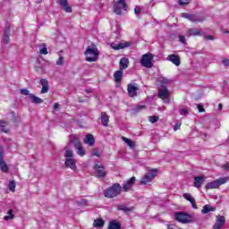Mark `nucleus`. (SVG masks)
Listing matches in <instances>:
<instances>
[{
	"label": "nucleus",
	"mask_w": 229,
	"mask_h": 229,
	"mask_svg": "<svg viewBox=\"0 0 229 229\" xmlns=\"http://www.w3.org/2000/svg\"><path fill=\"white\" fill-rule=\"evenodd\" d=\"M87 62H98L99 58V50L96 47H88L85 51Z\"/></svg>",
	"instance_id": "f257e3e1"
},
{
	"label": "nucleus",
	"mask_w": 229,
	"mask_h": 229,
	"mask_svg": "<svg viewBox=\"0 0 229 229\" xmlns=\"http://www.w3.org/2000/svg\"><path fill=\"white\" fill-rule=\"evenodd\" d=\"M122 189L123 187H121V184L114 183L105 191L104 195L106 196V198H115L116 196H119V194H121Z\"/></svg>",
	"instance_id": "f03ea898"
},
{
	"label": "nucleus",
	"mask_w": 229,
	"mask_h": 229,
	"mask_svg": "<svg viewBox=\"0 0 229 229\" xmlns=\"http://www.w3.org/2000/svg\"><path fill=\"white\" fill-rule=\"evenodd\" d=\"M70 142L73 144L79 157H85V148H83V146H81L80 139H78L76 136H73L70 139Z\"/></svg>",
	"instance_id": "7ed1b4c3"
},
{
	"label": "nucleus",
	"mask_w": 229,
	"mask_h": 229,
	"mask_svg": "<svg viewBox=\"0 0 229 229\" xmlns=\"http://www.w3.org/2000/svg\"><path fill=\"white\" fill-rule=\"evenodd\" d=\"M229 178L228 177H221L217 180H215L211 182H208L206 185V189L210 190V189H219L221 185H225L228 182Z\"/></svg>",
	"instance_id": "20e7f679"
},
{
	"label": "nucleus",
	"mask_w": 229,
	"mask_h": 229,
	"mask_svg": "<svg viewBox=\"0 0 229 229\" xmlns=\"http://www.w3.org/2000/svg\"><path fill=\"white\" fill-rule=\"evenodd\" d=\"M175 219L179 223H182V225H187V223L192 222V216L191 215H189L187 213H183V212L175 213Z\"/></svg>",
	"instance_id": "39448f33"
},
{
	"label": "nucleus",
	"mask_w": 229,
	"mask_h": 229,
	"mask_svg": "<svg viewBox=\"0 0 229 229\" xmlns=\"http://www.w3.org/2000/svg\"><path fill=\"white\" fill-rule=\"evenodd\" d=\"M152 61H153V55H151L150 53H148L142 55L140 64L143 67L151 69V67H153Z\"/></svg>",
	"instance_id": "423d86ee"
},
{
	"label": "nucleus",
	"mask_w": 229,
	"mask_h": 229,
	"mask_svg": "<svg viewBox=\"0 0 229 229\" xmlns=\"http://www.w3.org/2000/svg\"><path fill=\"white\" fill-rule=\"evenodd\" d=\"M156 176H157V170H151L140 180V185H148V183H150V182H153Z\"/></svg>",
	"instance_id": "0eeeda50"
},
{
	"label": "nucleus",
	"mask_w": 229,
	"mask_h": 229,
	"mask_svg": "<svg viewBox=\"0 0 229 229\" xmlns=\"http://www.w3.org/2000/svg\"><path fill=\"white\" fill-rule=\"evenodd\" d=\"M137 90H139V84L137 83H130L127 86V92L130 98H135L137 96Z\"/></svg>",
	"instance_id": "6e6552de"
},
{
	"label": "nucleus",
	"mask_w": 229,
	"mask_h": 229,
	"mask_svg": "<svg viewBox=\"0 0 229 229\" xmlns=\"http://www.w3.org/2000/svg\"><path fill=\"white\" fill-rule=\"evenodd\" d=\"M58 3L62 10L66 12V13H72V7L69 4L68 0H59Z\"/></svg>",
	"instance_id": "1a4fd4ad"
},
{
	"label": "nucleus",
	"mask_w": 229,
	"mask_h": 229,
	"mask_svg": "<svg viewBox=\"0 0 229 229\" xmlns=\"http://www.w3.org/2000/svg\"><path fill=\"white\" fill-rule=\"evenodd\" d=\"M95 174L97 178H105L106 176V172L105 171V167L101 165H95Z\"/></svg>",
	"instance_id": "9d476101"
},
{
	"label": "nucleus",
	"mask_w": 229,
	"mask_h": 229,
	"mask_svg": "<svg viewBox=\"0 0 229 229\" xmlns=\"http://www.w3.org/2000/svg\"><path fill=\"white\" fill-rule=\"evenodd\" d=\"M119 4L122 5V8L123 10L128 9V5H126V0H119L118 4H115L114 6V13H116V15H121V8H119Z\"/></svg>",
	"instance_id": "9b49d317"
},
{
	"label": "nucleus",
	"mask_w": 229,
	"mask_h": 229,
	"mask_svg": "<svg viewBox=\"0 0 229 229\" xmlns=\"http://www.w3.org/2000/svg\"><path fill=\"white\" fill-rule=\"evenodd\" d=\"M131 44L130 42H123V43H111L110 47L114 49V51H119V49H124L125 47H130Z\"/></svg>",
	"instance_id": "f8f14e48"
},
{
	"label": "nucleus",
	"mask_w": 229,
	"mask_h": 229,
	"mask_svg": "<svg viewBox=\"0 0 229 229\" xmlns=\"http://www.w3.org/2000/svg\"><path fill=\"white\" fill-rule=\"evenodd\" d=\"M10 33H11V25L10 23L5 24L4 30V44H10Z\"/></svg>",
	"instance_id": "ddd939ff"
},
{
	"label": "nucleus",
	"mask_w": 229,
	"mask_h": 229,
	"mask_svg": "<svg viewBox=\"0 0 229 229\" xmlns=\"http://www.w3.org/2000/svg\"><path fill=\"white\" fill-rule=\"evenodd\" d=\"M169 96L170 93L167 89H159L157 94V98H159V99H163V101H166L167 103H169Z\"/></svg>",
	"instance_id": "4468645a"
},
{
	"label": "nucleus",
	"mask_w": 229,
	"mask_h": 229,
	"mask_svg": "<svg viewBox=\"0 0 229 229\" xmlns=\"http://www.w3.org/2000/svg\"><path fill=\"white\" fill-rule=\"evenodd\" d=\"M135 177H131V179H128L123 184V189L125 192H128V191L131 190V187L135 185Z\"/></svg>",
	"instance_id": "2eb2a0df"
},
{
	"label": "nucleus",
	"mask_w": 229,
	"mask_h": 229,
	"mask_svg": "<svg viewBox=\"0 0 229 229\" xmlns=\"http://www.w3.org/2000/svg\"><path fill=\"white\" fill-rule=\"evenodd\" d=\"M226 222V219L223 216H217L216 221L213 226V229H221L223 226H225V223Z\"/></svg>",
	"instance_id": "dca6fc26"
},
{
	"label": "nucleus",
	"mask_w": 229,
	"mask_h": 229,
	"mask_svg": "<svg viewBox=\"0 0 229 229\" xmlns=\"http://www.w3.org/2000/svg\"><path fill=\"white\" fill-rule=\"evenodd\" d=\"M64 165L65 167L72 169V171H76L78 169V167L76 166V160H74V158L72 157L66 158Z\"/></svg>",
	"instance_id": "f3484780"
},
{
	"label": "nucleus",
	"mask_w": 229,
	"mask_h": 229,
	"mask_svg": "<svg viewBox=\"0 0 229 229\" xmlns=\"http://www.w3.org/2000/svg\"><path fill=\"white\" fill-rule=\"evenodd\" d=\"M39 83L42 86L40 94H47L49 92V81L46 79H41Z\"/></svg>",
	"instance_id": "a211bd4d"
},
{
	"label": "nucleus",
	"mask_w": 229,
	"mask_h": 229,
	"mask_svg": "<svg viewBox=\"0 0 229 229\" xmlns=\"http://www.w3.org/2000/svg\"><path fill=\"white\" fill-rule=\"evenodd\" d=\"M4 157V153H3V151H0V169L1 171H3V173H8V165H6Z\"/></svg>",
	"instance_id": "6ab92c4d"
},
{
	"label": "nucleus",
	"mask_w": 229,
	"mask_h": 229,
	"mask_svg": "<svg viewBox=\"0 0 229 229\" xmlns=\"http://www.w3.org/2000/svg\"><path fill=\"white\" fill-rule=\"evenodd\" d=\"M167 60L169 62H172V64H174V65H176L177 67H179L180 64H182L180 60V55H176L174 54L169 55L167 56Z\"/></svg>",
	"instance_id": "aec40b11"
},
{
	"label": "nucleus",
	"mask_w": 229,
	"mask_h": 229,
	"mask_svg": "<svg viewBox=\"0 0 229 229\" xmlns=\"http://www.w3.org/2000/svg\"><path fill=\"white\" fill-rule=\"evenodd\" d=\"M182 197L187 201H190V203L191 204L192 208H195V209L198 208V206L196 205V199H194V197H192V195L191 193H184L182 195Z\"/></svg>",
	"instance_id": "412c9836"
},
{
	"label": "nucleus",
	"mask_w": 229,
	"mask_h": 229,
	"mask_svg": "<svg viewBox=\"0 0 229 229\" xmlns=\"http://www.w3.org/2000/svg\"><path fill=\"white\" fill-rule=\"evenodd\" d=\"M28 99H30V101L34 105H42V103H44V100L42 98L35 96L34 94L30 95V97H28Z\"/></svg>",
	"instance_id": "4be33fe9"
},
{
	"label": "nucleus",
	"mask_w": 229,
	"mask_h": 229,
	"mask_svg": "<svg viewBox=\"0 0 229 229\" xmlns=\"http://www.w3.org/2000/svg\"><path fill=\"white\" fill-rule=\"evenodd\" d=\"M130 65V59L128 57H123L120 60V70L124 71V69H128Z\"/></svg>",
	"instance_id": "5701e85b"
},
{
	"label": "nucleus",
	"mask_w": 229,
	"mask_h": 229,
	"mask_svg": "<svg viewBox=\"0 0 229 229\" xmlns=\"http://www.w3.org/2000/svg\"><path fill=\"white\" fill-rule=\"evenodd\" d=\"M101 124H103L106 128L108 126V123L110 122V116L106 114L105 112L101 113L100 115Z\"/></svg>",
	"instance_id": "b1692460"
},
{
	"label": "nucleus",
	"mask_w": 229,
	"mask_h": 229,
	"mask_svg": "<svg viewBox=\"0 0 229 229\" xmlns=\"http://www.w3.org/2000/svg\"><path fill=\"white\" fill-rule=\"evenodd\" d=\"M201 35V31L198 29H189L187 31V37H199Z\"/></svg>",
	"instance_id": "393cba45"
},
{
	"label": "nucleus",
	"mask_w": 229,
	"mask_h": 229,
	"mask_svg": "<svg viewBox=\"0 0 229 229\" xmlns=\"http://www.w3.org/2000/svg\"><path fill=\"white\" fill-rule=\"evenodd\" d=\"M96 140L92 134H87L84 139V144H88L89 146H94Z\"/></svg>",
	"instance_id": "a878e982"
},
{
	"label": "nucleus",
	"mask_w": 229,
	"mask_h": 229,
	"mask_svg": "<svg viewBox=\"0 0 229 229\" xmlns=\"http://www.w3.org/2000/svg\"><path fill=\"white\" fill-rule=\"evenodd\" d=\"M205 182V177L203 176H197L194 178V187L197 189H199L201 187V184Z\"/></svg>",
	"instance_id": "bb28decb"
},
{
	"label": "nucleus",
	"mask_w": 229,
	"mask_h": 229,
	"mask_svg": "<svg viewBox=\"0 0 229 229\" xmlns=\"http://www.w3.org/2000/svg\"><path fill=\"white\" fill-rule=\"evenodd\" d=\"M114 81H116V83H121V80H123V70L120 69V70L114 72Z\"/></svg>",
	"instance_id": "cd10ccee"
},
{
	"label": "nucleus",
	"mask_w": 229,
	"mask_h": 229,
	"mask_svg": "<svg viewBox=\"0 0 229 229\" xmlns=\"http://www.w3.org/2000/svg\"><path fill=\"white\" fill-rule=\"evenodd\" d=\"M190 21L191 22H203L204 19L198 14H191Z\"/></svg>",
	"instance_id": "c85d7f7f"
},
{
	"label": "nucleus",
	"mask_w": 229,
	"mask_h": 229,
	"mask_svg": "<svg viewBox=\"0 0 229 229\" xmlns=\"http://www.w3.org/2000/svg\"><path fill=\"white\" fill-rule=\"evenodd\" d=\"M8 126V122L0 121V130L4 133H8L10 131V129L6 128Z\"/></svg>",
	"instance_id": "c756f323"
},
{
	"label": "nucleus",
	"mask_w": 229,
	"mask_h": 229,
	"mask_svg": "<svg viewBox=\"0 0 229 229\" xmlns=\"http://www.w3.org/2000/svg\"><path fill=\"white\" fill-rule=\"evenodd\" d=\"M216 210V208L214 207H211L210 205H205L203 208H202V214H208V212H214Z\"/></svg>",
	"instance_id": "7c9ffc66"
},
{
	"label": "nucleus",
	"mask_w": 229,
	"mask_h": 229,
	"mask_svg": "<svg viewBox=\"0 0 229 229\" xmlns=\"http://www.w3.org/2000/svg\"><path fill=\"white\" fill-rule=\"evenodd\" d=\"M93 226H95V228H103V226H105V221H103V219H96Z\"/></svg>",
	"instance_id": "2f4dec72"
},
{
	"label": "nucleus",
	"mask_w": 229,
	"mask_h": 229,
	"mask_svg": "<svg viewBox=\"0 0 229 229\" xmlns=\"http://www.w3.org/2000/svg\"><path fill=\"white\" fill-rule=\"evenodd\" d=\"M108 229H121V224L119 222L114 220L110 222Z\"/></svg>",
	"instance_id": "473e14b6"
},
{
	"label": "nucleus",
	"mask_w": 229,
	"mask_h": 229,
	"mask_svg": "<svg viewBox=\"0 0 229 229\" xmlns=\"http://www.w3.org/2000/svg\"><path fill=\"white\" fill-rule=\"evenodd\" d=\"M13 217H15V216L13 215V209H9L7 211V216H5L4 217V221H10L12 219H13Z\"/></svg>",
	"instance_id": "72a5a7b5"
},
{
	"label": "nucleus",
	"mask_w": 229,
	"mask_h": 229,
	"mask_svg": "<svg viewBox=\"0 0 229 229\" xmlns=\"http://www.w3.org/2000/svg\"><path fill=\"white\" fill-rule=\"evenodd\" d=\"M157 81L162 85H169V83H171V81H169V79H166L165 77H159L157 79Z\"/></svg>",
	"instance_id": "f704fd0d"
},
{
	"label": "nucleus",
	"mask_w": 229,
	"mask_h": 229,
	"mask_svg": "<svg viewBox=\"0 0 229 229\" xmlns=\"http://www.w3.org/2000/svg\"><path fill=\"white\" fill-rule=\"evenodd\" d=\"M64 149H65L64 157L66 158H72V157H74L72 150L69 149V148L65 147Z\"/></svg>",
	"instance_id": "c9c22d12"
},
{
	"label": "nucleus",
	"mask_w": 229,
	"mask_h": 229,
	"mask_svg": "<svg viewBox=\"0 0 229 229\" xmlns=\"http://www.w3.org/2000/svg\"><path fill=\"white\" fill-rule=\"evenodd\" d=\"M15 181H11L8 185L9 191H11V192H15Z\"/></svg>",
	"instance_id": "e433bc0d"
},
{
	"label": "nucleus",
	"mask_w": 229,
	"mask_h": 229,
	"mask_svg": "<svg viewBox=\"0 0 229 229\" xmlns=\"http://www.w3.org/2000/svg\"><path fill=\"white\" fill-rule=\"evenodd\" d=\"M117 210H123V212H131V208H127L124 205H119L117 206Z\"/></svg>",
	"instance_id": "4c0bfd02"
},
{
	"label": "nucleus",
	"mask_w": 229,
	"mask_h": 229,
	"mask_svg": "<svg viewBox=\"0 0 229 229\" xmlns=\"http://www.w3.org/2000/svg\"><path fill=\"white\" fill-rule=\"evenodd\" d=\"M123 142H125V144H127L129 146V148H132L133 147V142L131 141V140L123 137L122 138Z\"/></svg>",
	"instance_id": "58836bf2"
},
{
	"label": "nucleus",
	"mask_w": 229,
	"mask_h": 229,
	"mask_svg": "<svg viewBox=\"0 0 229 229\" xmlns=\"http://www.w3.org/2000/svg\"><path fill=\"white\" fill-rule=\"evenodd\" d=\"M41 47H42V48L39 49L40 55H47V47H46V44L43 43V44L41 45Z\"/></svg>",
	"instance_id": "ea45409f"
},
{
	"label": "nucleus",
	"mask_w": 229,
	"mask_h": 229,
	"mask_svg": "<svg viewBox=\"0 0 229 229\" xmlns=\"http://www.w3.org/2000/svg\"><path fill=\"white\" fill-rule=\"evenodd\" d=\"M20 93L22 96H28V98H30V96H31V93H30V91L28 90V89H20Z\"/></svg>",
	"instance_id": "a19ab883"
},
{
	"label": "nucleus",
	"mask_w": 229,
	"mask_h": 229,
	"mask_svg": "<svg viewBox=\"0 0 229 229\" xmlns=\"http://www.w3.org/2000/svg\"><path fill=\"white\" fill-rule=\"evenodd\" d=\"M56 65H64V56H62V55H59V58L56 61Z\"/></svg>",
	"instance_id": "79ce46f5"
},
{
	"label": "nucleus",
	"mask_w": 229,
	"mask_h": 229,
	"mask_svg": "<svg viewBox=\"0 0 229 229\" xmlns=\"http://www.w3.org/2000/svg\"><path fill=\"white\" fill-rule=\"evenodd\" d=\"M189 3H191V0H179V4L181 6H185V5L189 4Z\"/></svg>",
	"instance_id": "37998d69"
},
{
	"label": "nucleus",
	"mask_w": 229,
	"mask_h": 229,
	"mask_svg": "<svg viewBox=\"0 0 229 229\" xmlns=\"http://www.w3.org/2000/svg\"><path fill=\"white\" fill-rule=\"evenodd\" d=\"M148 121L153 124L158 121V116H149Z\"/></svg>",
	"instance_id": "c03bdc74"
},
{
	"label": "nucleus",
	"mask_w": 229,
	"mask_h": 229,
	"mask_svg": "<svg viewBox=\"0 0 229 229\" xmlns=\"http://www.w3.org/2000/svg\"><path fill=\"white\" fill-rule=\"evenodd\" d=\"M191 13H183L181 14V17H183V19H188L190 21Z\"/></svg>",
	"instance_id": "a18cd8bd"
},
{
	"label": "nucleus",
	"mask_w": 229,
	"mask_h": 229,
	"mask_svg": "<svg viewBox=\"0 0 229 229\" xmlns=\"http://www.w3.org/2000/svg\"><path fill=\"white\" fill-rule=\"evenodd\" d=\"M92 156L93 157H101V153L99 152V150L94 148L92 151Z\"/></svg>",
	"instance_id": "49530a36"
},
{
	"label": "nucleus",
	"mask_w": 229,
	"mask_h": 229,
	"mask_svg": "<svg viewBox=\"0 0 229 229\" xmlns=\"http://www.w3.org/2000/svg\"><path fill=\"white\" fill-rule=\"evenodd\" d=\"M141 10L142 9L140 6H136L135 9H134V13L136 15H139L140 13Z\"/></svg>",
	"instance_id": "de8ad7c7"
},
{
	"label": "nucleus",
	"mask_w": 229,
	"mask_h": 229,
	"mask_svg": "<svg viewBox=\"0 0 229 229\" xmlns=\"http://www.w3.org/2000/svg\"><path fill=\"white\" fill-rule=\"evenodd\" d=\"M179 39L182 44H187V40H185V36H179Z\"/></svg>",
	"instance_id": "09e8293b"
},
{
	"label": "nucleus",
	"mask_w": 229,
	"mask_h": 229,
	"mask_svg": "<svg viewBox=\"0 0 229 229\" xmlns=\"http://www.w3.org/2000/svg\"><path fill=\"white\" fill-rule=\"evenodd\" d=\"M182 126V123H177L174 127V131H178V130H180V127Z\"/></svg>",
	"instance_id": "8fccbe9b"
},
{
	"label": "nucleus",
	"mask_w": 229,
	"mask_h": 229,
	"mask_svg": "<svg viewBox=\"0 0 229 229\" xmlns=\"http://www.w3.org/2000/svg\"><path fill=\"white\" fill-rule=\"evenodd\" d=\"M197 108H198V110H199V112H205V108L203 107V106H201V105H198L197 106Z\"/></svg>",
	"instance_id": "3c124183"
},
{
	"label": "nucleus",
	"mask_w": 229,
	"mask_h": 229,
	"mask_svg": "<svg viewBox=\"0 0 229 229\" xmlns=\"http://www.w3.org/2000/svg\"><path fill=\"white\" fill-rule=\"evenodd\" d=\"M187 114H189V111L187 109L181 110V115H187Z\"/></svg>",
	"instance_id": "603ef678"
},
{
	"label": "nucleus",
	"mask_w": 229,
	"mask_h": 229,
	"mask_svg": "<svg viewBox=\"0 0 229 229\" xmlns=\"http://www.w3.org/2000/svg\"><path fill=\"white\" fill-rule=\"evenodd\" d=\"M222 167L225 171H229V163L225 164Z\"/></svg>",
	"instance_id": "864d4df0"
},
{
	"label": "nucleus",
	"mask_w": 229,
	"mask_h": 229,
	"mask_svg": "<svg viewBox=\"0 0 229 229\" xmlns=\"http://www.w3.org/2000/svg\"><path fill=\"white\" fill-rule=\"evenodd\" d=\"M223 64H224V65H225L226 67H229V59H225V60L223 61Z\"/></svg>",
	"instance_id": "5fc2aeb1"
},
{
	"label": "nucleus",
	"mask_w": 229,
	"mask_h": 229,
	"mask_svg": "<svg viewBox=\"0 0 229 229\" xmlns=\"http://www.w3.org/2000/svg\"><path fill=\"white\" fill-rule=\"evenodd\" d=\"M205 38H206L207 40H214V36L208 35V36H206Z\"/></svg>",
	"instance_id": "6e6d98bb"
},
{
	"label": "nucleus",
	"mask_w": 229,
	"mask_h": 229,
	"mask_svg": "<svg viewBox=\"0 0 229 229\" xmlns=\"http://www.w3.org/2000/svg\"><path fill=\"white\" fill-rule=\"evenodd\" d=\"M143 108H146V106H138L136 107V110L139 111V110H142Z\"/></svg>",
	"instance_id": "4d7b16f0"
},
{
	"label": "nucleus",
	"mask_w": 229,
	"mask_h": 229,
	"mask_svg": "<svg viewBox=\"0 0 229 229\" xmlns=\"http://www.w3.org/2000/svg\"><path fill=\"white\" fill-rule=\"evenodd\" d=\"M80 205H87V200L86 199H81L80 202H79Z\"/></svg>",
	"instance_id": "13d9d810"
},
{
	"label": "nucleus",
	"mask_w": 229,
	"mask_h": 229,
	"mask_svg": "<svg viewBox=\"0 0 229 229\" xmlns=\"http://www.w3.org/2000/svg\"><path fill=\"white\" fill-rule=\"evenodd\" d=\"M58 106H59L58 103H55L54 105V110H58Z\"/></svg>",
	"instance_id": "bf43d9fd"
},
{
	"label": "nucleus",
	"mask_w": 229,
	"mask_h": 229,
	"mask_svg": "<svg viewBox=\"0 0 229 229\" xmlns=\"http://www.w3.org/2000/svg\"><path fill=\"white\" fill-rule=\"evenodd\" d=\"M218 110H223V104H218Z\"/></svg>",
	"instance_id": "052dcab7"
},
{
	"label": "nucleus",
	"mask_w": 229,
	"mask_h": 229,
	"mask_svg": "<svg viewBox=\"0 0 229 229\" xmlns=\"http://www.w3.org/2000/svg\"><path fill=\"white\" fill-rule=\"evenodd\" d=\"M224 33H229V30H224Z\"/></svg>",
	"instance_id": "680f3d73"
}]
</instances>
